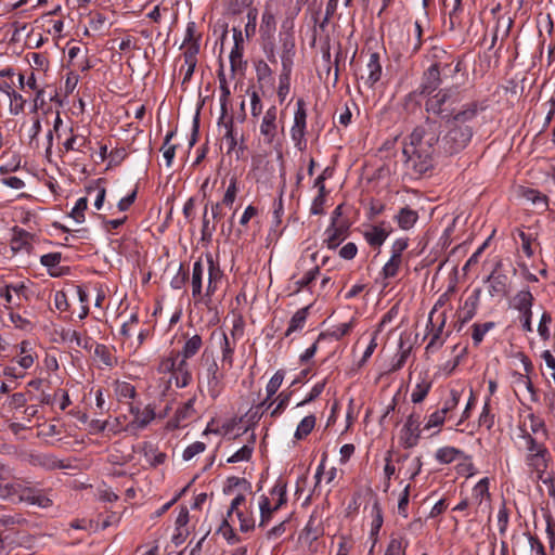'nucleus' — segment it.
I'll return each mask as SVG.
<instances>
[{"instance_id":"59","label":"nucleus","mask_w":555,"mask_h":555,"mask_svg":"<svg viewBox=\"0 0 555 555\" xmlns=\"http://www.w3.org/2000/svg\"><path fill=\"white\" fill-rule=\"evenodd\" d=\"M237 192H238L237 180L235 177H232L230 179V183H229L227 191L224 193V196L222 198L221 205H224V206L231 208L236 198Z\"/></svg>"},{"instance_id":"53","label":"nucleus","mask_w":555,"mask_h":555,"mask_svg":"<svg viewBox=\"0 0 555 555\" xmlns=\"http://www.w3.org/2000/svg\"><path fill=\"white\" fill-rule=\"evenodd\" d=\"M180 361H181V357L178 353V351L177 352L172 351V352H170V354L168 357H165L160 360L159 370L162 372L172 373L173 371H176V369L180 364Z\"/></svg>"},{"instance_id":"49","label":"nucleus","mask_w":555,"mask_h":555,"mask_svg":"<svg viewBox=\"0 0 555 555\" xmlns=\"http://www.w3.org/2000/svg\"><path fill=\"white\" fill-rule=\"evenodd\" d=\"M256 76L259 82L273 85V72L264 61L260 60L255 64Z\"/></svg>"},{"instance_id":"34","label":"nucleus","mask_w":555,"mask_h":555,"mask_svg":"<svg viewBox=\"0 0 555 555\" xmlns=\"http://www.w3.org/2000/svg\"><path fill=\"white\" fill-rule=\"evenodd\" d=\"M62 336L64 340L75 344L79 348L91 350L93 347V339L78 331L67 330Z\"/></svg>"},{"instance_id":"61","label":"nucleus","mask_w":555,"mask_h":555,"mask_svg":"<svg viewBox=\"0 0 555 555\" xmlns=\"http://www.w3.org/2000/svg\"><path fill=\"white\" fill-rule=\"evenodd\" d=\"M88 207V198L80 197L76 201L75 206L70 211V217L75 219L76 222L81 223L85 221V211Z\"/></svg>"},{"instance_id":"56","label":"nucleus","mask_w":555,"mask_h":555,"mask_svg":"<svg viewBox=\"0 0 555 555\" xmlns=\"http://www.w3.org/2000/svg\"><path fill=\"white\" fill-rule=\"evenodd\" d=\"M291 74L292 72H282L279 77L278 98L280 102H284L291 90Z\"/></svg>"},{"instance_id":"21","label":"nucleus","mask_w":555,"mask_h":555,"mask_svg":"<svg viewBox=\"0 0 555 555\" xmlns=\"http://www.w3.org/2000/svg\"><path fill=\"white\" fill-rule=\"evenodd\" d=\"M441 72L440 68H437V65H430L428 69L424 73L423 82L420 86V93L430 94L434 92L441 83Z\"/></svg>"},{"instance_id":"50","label":"nucleus","mask_w":555,"mask_h":555,"mask_svg":"<svg viewBox=\"0 0 555 555\" xmlns=\"http://www.w3.org/2000/svg\"><path fill=\"white\" fill-rule=\"evenodd\" d=\"M422 465L423 464L421 457H410V460L404 464L402 473L408 477L409 480H414L415 477L421 473Z\"/></svg>"},{"instance_id":"36","label":"nucleus","mask_w":555,"mask_h":555,"mask_svg":"<svg viewBox=\"0 0 555 555\" xmlns=\"http://www.w3.org/2000/svg\"><path fill=\"white\" fill-rule=\"evenodd\" d=\"M201 39L202 35L196 29V23L195 22H189L186 24L185 35L183 39L184 49H196V54L199 52V46H201Z\"/></svg>"},{"instance_id":"8","label":"nucleus","mask_w":555,"mask_h":555,"mask_svg":"<svg viewBox=\"0 0 555 555\" xmlns=\"http://www.w3.org/2000/svg\"><path fill=\"white\" fill-rule=\"evenodd\" d=\"M307 107L304 99H298L294 112L293 125L289 129L291 139L295 147L302 152L307 149Z\"/></svg>"},{"instance_id":"33","label":"nucleus","mask_w":555,"mask_h":555,"mask_svg":"<svg viewBox=\"0 0 555 555\" xmlns=\"http://www.w3.org/2000/svg\"><path fill=\"white\" fill-rule=\"evenodd\" d=\"M534 297L529 289H521L514 296L512 306L514 309L521 312L531 311Z\"/></svg>"},{"instance_id":"22","label":"nucleus","mask_w":555,"mask_h":555,"mask_svg":"<svg viewBox=\"0 0 555 555\" xmlns=\"http://www.w3.org/2000/svg\"><path fill=\"white\" fill-rule=\"evenodd\" d=\"M51 490H40L35 487H29L26 494H24V502L37 505L41 508H48L53 505V499L50 495Z\"/></svg>"},{"instance_id":"1","label":"nucleus","mask_w":555,"mask_h":555,"mask_svg":"<svg viewBox=\"0 0 555 555\" xmlns=\"http://www.w3.org/2000/svg\"><path fill=\"white\" fill-rule=\"evenodd\" d=\"M485 107L478 101L468 102L460 107L448 125V131L441 139L440 149L444 155H454L464 150L474 135L472 122Z\"/></svg>"},{"instance_id":"35","label":"nucleus","mask_w":555,"mask_h":555,"mask_svg":"<svg viewBox=\"0 0 555 555\" xmlns=\"http://www.w3.org/2000/svg\"><path fill=\"white\" fill-rule=\"evenodd\" d=\"M488 292L491 297L504 296L507 293V276L505 274H491L488 278Z\"/></svg>"},{"instance_id":"28","label":"nucleus","mask_w":555,"mask_h":555,"mask_svg":"<svg viewBox=\"0 0 555 555\" xmlns=\"http://www.w3.org/2000/svg\"><path fill=\"white\" fill-rule=\"evenodd\" d=\"M427 59L431 62L430 65H437V68L444 70L453 63L452 55H450L443 48L433 46L427 53Z\"/></svg>"},{"instance_id":"15","label":"nucleus","mask_w":555,"mask_h":555,"mask_svg":"<svg viewBox=\"0 0 555 555\" xmlns=\"http://www.w3.org/2000/svg\"><path fill=\"white\" fill-rule=\"evenodd\" d=\"M196 402V396H192L188 401L182 403L176 410L173 416L168 420L166 424V428L169 430H175L185 425V423L191 420L196 411L194 404Z\"/></svg>"},{"instance_id":"63","label":"nucleus","mask_w":555,"mask_h":555,"mask_svg":"<svg viewBox=\"0 0 555 555\" xmlns=\"http://www.w3.org/2000/svg\"><path fill=\"white\" fill-rule=\"evenodd\" d=\"M320 534V530L317 526H314V520L309 519L307 525L305 526L302 532L299 535V539L305 540L306 542L312 543L318 539Z\"/></svg>"},{"instance_id":"42","label":"nucleus","mask_w":555,"mask_h":555,"mask_svg":"<svg viewBox=\"0 0 555 555\" xmlns=\"http://www.w3.org/2000/svg\"><path fill=\"white\" fill-rule=\"evenodd\" d=\"M463 455V451L454 447H442L436 451L435 459L440 464H450L459 456Z\"/></svg>"},{"instance_id":"37","label":"nucleus","mask_w":555,"mask_h":555,"mask_svg":"<svg viewBox=\"0 0 555 555\" xmlns=\"http://www.w3.org/2000/svg\"><path fill=\"white\" fill-rule=\"evenodd\" d=\"M309 308H310L309 306L304 307L294 313V315L292 317V319L289 321L288 327L285 332L286 337H288L293 333L299 332L304 328L306 321H307Z\"/></svg>"},{"instance_id":"44","label":"nucleus","mask_w":555,"mask_h":555,"mask_svg":"<svg viewBox=\"0 0 555 555\" xmlns=\"http://www.w3.org/2000/svg\"><path fill=\"white\" fill-rule=\"evenodd\" d=\"M528 421L530 430H528L526 427H520V430L526 429L532 437L533 435L541 434L545 439L547 438V429L545 427L544 421L541 417L530 413L528 415ZM524 426H526V424H524Z\"/></svg>"},{"instance_id":"58","label":"nucleus","mask_w":555,"mask_h":555,"mask_svg":"<svg viewBox=\"0 0 555 555\" xmlns=\"http://www.w3.org/2000/svg\"><path fill=\"white\" fill-rule=\"evenodd\" d=\"M517 234L521 241V250L528 258H531L534 255L532 244L535 241V237L530 233L524 232L522 230H517Z\"/></svg>"},{"instance_id":"43","label":"nucleus","mask_w":555,"mask_h":555,"mask_svg":"<svg viewBox=\"0 0 555 555\" xmlns=\"http://www.w3.org/2000/svg\"><path fill=\"white\" fill-rule=\"evenodd\" d=\"M94 354L107 367L117 365V358L113 354L106 345L96 344L94 348Z\"/></svg>"},{"instance_id":"7","label":"nucleus","mask_w":555,"mask_h":555,"mask_svg":"<svg viewBox=\"0 0 555 555\" xmlns=\"http://www.w3.org/2000/svg\"><path fill=\"white\" fill-rule=\"evenodd\" d=\"M259 133L263 144L271 147L281 146L284 126L278 121V107L275 105L270 106L264 112L259 125Z\"/></svg>"},{"instance_id":"51","label":"nucleus","mask_w":555,"mask_h":555,"mask_svg":"<svg viewBox=\"0 0 555 555\" xmlns=\"http://www.w3.org/2000/svg\"><path fill=\"white\" fill-rule=\"evenodd\" d=\"M414 27V39L408 40V50L414 54L417 53L422 47V37H423V27L420 21H415L413 24Z\"/></svg>"},{"instance_id":"60","label":"nucleus","mask_w":555,"mask_h":555,"mask_svg":"<svg viewBox=\"0 0 555 555\" xmlns=\"http://www.w3.org/2000/svg\"><path fill=\"white\" fill-rule=\"evenodd\" d=\"M69 138L66 139V141L63 143V149L65 152H69V151H82L86 143H87V140L85 138H81L80 139V143H78V135L74 134V130L73 128H69Z\"/></svg>"},{"instance_id":"24","label":"nucleus","mask_w":555,"mask_h":555,"mask_svg":"<svg viewBox=\"0 0 555 555\" xmlns=\"http://www.w3.org/2000/svg\"><path fill=\"white\" fill-rule=\"evenodd\" d=\"M366 70L367 77L365 78L364 83L372 89L382 77L383 69L379 53L372 52L370 54L369 61L366 63Z\"/></svg>"},{"instance_id":"13","label":"nucleus","mask_w":555,"mask_h":555,"mask_svg":"<svg viewBox=\"0 0 555 555\" xmlns=\"http://www.w3.org/2000/svg\"><path fill=\"white\" fill-rule=\"evenodd\" d=\"M24 460L29 465L40 467L46 470L64 469L69 467L68 464H65L52 453L29 452L25 455Z\"/></svg>"},{"instance_id":"48","label":"nucleus","mask_w":555,"mask_h":555,"mask_svg":"<svg viewBox=\"0 0 555 555\" xmlns=\"http://www.w3.org/2000/svg\"><path fill=\"white\" fill-rule=\"evenodd\" d=\"M401 264L402 258L390 255L389 260L382 268L380 275L384 279L395 278L398 274Z\"/></svg>"},{"instance_id":"57","label":"nucleus","mask_w":555,"mask_h":555,"mask_svg":"<svg viewBox=\"0 0 555 555\" xmlns=\"http://www.w3.org/2000/svg\"><path fill=\"white\" fill-rule=\"evenodd\" d=\"M478 423L480 426H485L487 429H491L494 425V414L491 413L490 398H486L485 400Z\"/></svg>"},{"instance_id":"3","label":"nucleus","mask_w":555,"mask_h":555,"mask_svg":"<svg viewBox=\"0 0 555 555\" xmlns=\"http://www.w3.org/2000/svg\"><path fill=\"white\" fill-rule=\"evenodd\" d=\"M402 154L406 173L418 179L433 169L437 151L418 132L412 131L403 143Z\"/></svg>"},{"instance_id":"19","label":"nucleus","mask_w":555,"mask_h":555,"mask_svg":"<svg viewBox=\"0 0 555 555\" xmlns=\"http://www.w3.org/2000/svg\"><path fill=\"white\" fill-rule=\"evenodd\" d=\"M115 399L119 403L132 404V400L137 397V388L133 384L126 380H113L111 384Z\"/></svg>"},{"instance_id":"45","label":"nucleus","mask_w":555,"mask_h":555,"mask_svg":"<svg viewBox=\"0 0 555 555\" xmlns=\"http://www.w3.org/2000/svg\"><path fill=\"white\" fill-rule=\"evenodd\" d=\"M408 541L401 535H391L384 555H405Z\"/></svg>"},{"instance_id":"27","label":"nucleus","mask_w":555,"mask_h":555,"mask_svg":"<svg viewBox=\"0 0 555 555\" xmlns=\"http://www.w3.org/2000/svg\"><path fill=\"white\" fill-rule=\"evenodd\" d=\"M197 64L196 49H186L183 52V64L180 67V74L182 77V83H188L194 74Z\"/></svg>"},{"instance_id":"26","label":"nucleus","mask_w":555,"mask_h":555,"mask_svg":"<svg viewBox=\"0 0 555 555\" xmlns=\"http://www.w3.org/2000/svg\"><path fill=\"white\" fill-rule=\"evenodd\" d=\"M390 230L385 228V222L377 225H372L364 232V238L370 246L379 247L384 244L390 234Z\"/></svg>"},{"instance_id":"6","label":"nucleus","mask_w":555,"mask_h":555,"mask_svg":"<svg viewBox=\"0 0 555 555\" xmlns=\"http://www.w3.org/2000/svg\"><path fill=\"white\" fill-rule=\"evenodd\" d=\"M460 92L454 88H444L430 95L425 102V109L428 114L440 117L446 122L460 111Z\"/></svg>"},{"instance_id":"5","label":"nucleus","mask_w":555,"mask_h":555,"mask_svg":"<svg viewBox=\"0 0 555 555\" xmlns=\"http://www.w3.org/2000/svg\"><path fill=\"white\" fill-rule=\"evenodd\" d=\"M198 372V389L205 386L211 399H217L224 390V372L220 367L212 352L205 350L201 356Z\"/></svg>"},{"instance_id":"9","label":"nucleus","mask_w":555,"mask_h":555,"mask_svg":"<svg viewBox=\"0 0 555 555\" xmlns=\"http://www.w3.org/2000/svg\"><path fill=\"white\" fill-rule=\"evenodd\" d=\"M490 480L488 477L480 479L472 490L470 507L476 515L491 516V495L489 492Z\"/></svg>"},{"instance_id":"30","label":"nucleus","mask_w":555,"mask_h":555,"mask_svg":"<svg viewBox=\"0 0 555 555\" xmlns=\"http://www.w3.org/2000/svg\"><path fill=\"white\" fill-rule=\"evenodd\" d=\"M393 220L397 222L401 230L406 231L415 225L416 221L418 220V214L416 210H413L410 207H402L393 217Z\"/></svg>"},{"instance_id":"32","label":"nucleus","mask_w":555,"mask_h":555,"mask_svg":"<svg viewBox=\"0 0 555 555\" xmlns=\"http://www.w3.org/2000/svg\"><path fill=\"white\" fill-rule=\"evenodd\" d=\"M171 377L173 378L177 388L188 387L192 382V373L189 363L181 360L176 371L171 373Z\"/></svg>"},{"instance_id":"40","label":"nucleus","mask_w":555,"mask_h":555,"mask_svg":"<svg viewBox=\"0 0 555 555\" xmlns=\"http://www.w3.org/2000/svg\"><path fill=\"white\" fill-rule=\"evenodd\" d=\"M480 289H475L473 294L464 302V315L462 319L463 323L472 320L477 313V307L479 304Z\"/></svg>"},{"instance_id":"23","label":"nucleus","mask_w":555,"mask_h":555,"mask_svg":"<svg viewBox=\"0 0 555 555\" xmlns=\"http://www.w3.org/2000/svg\"><path fill=\"white\" fill-rule=\"evenodd\" d=\"M27 490H29V486L24 480L0 483V498L12 499L18 496L21 501H24V494H26Z\"/></svg>"},{"instance_id":"64","label":"nucleus","mask_w":555,"mask_h":555,"mask_svg":"<svg viewBox=\"0 0 555 555\" xmlns=\"http://www.w3.org/2000/svg\"><path fill=\"white\" fill-rule=\"evenodd\" d=\"M462 392L457 389H451L450 396L443 401V405L440 409L444 412L446 415H448L449 412L453 411L461 400Z\"/></svg>"},{"instance_id":"38","label":"nucleus","mask_w":555,"mask_h":555,"mask_svg":"<svg viewBox=\"0 0 555 555\" xmlns=\"http://www.w3.org/2000/svg\"><path fill=\"white\" fill-rule=\"evenodd\" d=\"M284 377L285 372L283 370H278L274 373L266 386L267 398L259 404V406L266 405L268 401L278 392L279 388L282 386Z\"/></svg>"},{"instance_id":"2","label":"nucleus","mask_w":555,"mask_h":555,"mask_svg":"<svg viewBox=\"0 0 555 555\" xmlns=\"http://www.w3.org/2000/svg\"><path fill=\"white\" fill-rule=\"evenodd\" d=\"M207 263V285L205 292L203 291V280L205 273V267L202 258H198L193 263L191 286L192 297L195 302L203 304L210 308L212 304V297L219 289L220 284L223 280V271L221 270L219 262L214 258L211 253L205 254Z\"/></svg>"},{"instance_id":"25","label":"nucleus","mask_w":555,"mask_h":555,"mask_svg":"<svg viewBox=\"0 0 555 555\" xmlns=\"http://www.w3.org/2000/svg\"><path fill=\"white\" fill-rule=\"evenodd\" d=\"M203 348V338L198 334H194L192 336H185V341L181 348V350L178 351V353L181 357V360H184L188 362V360L195 357L199 350Z\"/></svg>"},{"instance_id":"4","label":"nucleus","mask_w":555,"mask_h":555,"mask_svg":"<svg viewBox=\"0 0 555 555\" xmlns=\"http://www.w3.org/2000/svg\"><path fill=\"white\" fill-rule=\"evenodd\" d=\"M520 437L525 441V463L529 472L535 474L538 480L546 483L551 479L548 468L553 464L550 450L544 442L532 437L526 429H521Z\"/></svg>"},{"instance_id":"29","label":"nucleus","mask_w":555,"mask_h":555,"mask_svg":"<svg viewBox=\"0 0 555 555\" xmlns=\"http://www.w3.org/2000/svg\"><path fill=\"white\" fill-rule=\"evenodd\" d=\"M433 386L431 379L427 374L420 375L416 385L414 386L411 393V401L413 403H421L427 397Z\"/></svg>"},{"instance_id":"54","label":"nucleus","mask_w":555,"mask_h":555,"mask_svg":"<svg viewBox=\"0 0 555 555\" xmlns=\"http://www.w3.org/2000/svg\"><path fill=\"white\" fill-rule=\"evenodd\" d=\"M337 552L335 555H350L356 541L350 535L340 534L337 537Z\"/></svg>"},{"instance_id":"62","label":"nucleus","mask_w":555,"mask_h":555,"mask_svg":"<svg viewBox=\"0 0 555 555\" xmlns=\"http://www.w3.org/2000/svg\"><path fill=\"white\" fill-rule=\"evenodd\" d=\"M254 451V447L250 444H245L236 452H234L228 460V463H238L249 461Z\"/></svg>"},{"instance_id":"39","label":"nucleus","mask_w":555,"mask_h":555,"mask_svg":"<svg viewBox=\"0 0 555 555\" xmlns=\"http://www.w3.org/2000/svg\"><path fill=\"white\" fill-rule=\"evenodd\" d=\"M317 417L313 414L305 416L299 424L294 434V438L296 440H302L307 436L311 434L313 428L315 427Z\"/></svg>"},{"instance_id":"12","label":"nucleus","mask_w":555,"mask_h":555,"mask_svg":"<svg viewBox=\"0 0 555 555\" xmlns=\"http://www.w3.org/2000/svg\"><path fill=\"white\" fill-rule=\"evenodd\" d=\"M441 121L426 117V119L416 126L413 131L418 132L422 139L429 143L437 151V153H441Z\"/></svg>"},{"instance_id":"11","label":"nucleus","mask_w":555,"mask_h":555,"mask_svg":"<svg viewBox=\"0 0 555 555\" xmlns=\"http://www.w3.org/2000/svg\"><path fill=\"white\" fill-rule=\"evenodd\" d=\"M129 413L132 420L128 424V428L131 430H143L157 418L155 406L151 403L146 404L143 409L132 403L129 405Z\"/></svg>"},{"instance_id":"47","label":"nucleus","mask_w":555,"mask_h":555,"mask_svg":"<svg viewBox=\"0 0 555 555\" xmlns=\"http://www.w3.org/2000/svg\"><path fill=\"white\" fill-rule=\"evenodd\" d=\"M522 197L538 207L546 209L548 206L547 196L534 189H525L521 193Z\"/></svg>"},{"instance_id":"55","label":"nucleus","mask_w":555,"mask_h":555,"mask_svg":"<svg viewBox=\"0 0 555 555\" xmlns=\"http://www.w3.org/2000/svg\"><path fill=\"white\" fill-rule=\"evenodd\" d=\"M397 468L392 461V452L388 451L385 456L384 476H385V488L384 491H388L390 488L391 478L396 475Z\"/></svg>"},{"instance_id":"52","label":"nucleus","mask_w":555,"mask_h":555,"mask_svg":"<svg viewBox=\"0 0 555 555\" xmlns=\"http://www.w3.org/2000/svg\"><path fill=\"white\" fill-rule=\"evenodd\" d=\"M292 396V390H283L279 393V396L276 397L278 403L275 408L271 411L272 417H278L284 412V410L286 409L291 401Z\"/></svg>"},{"instance_id":"20","label":"nucleus","mask_w":555,"mask_h":555,"mask_svg":"<svg viewBox=\"0 0 555 555\" xmlns=\"http://www.w3.org/2000/svg\"><path fill=\"white\" fill-rule=\"evenodd\" d=\"M281 63L282 72H292L294 65V57L296 54L295 40L292 35H284L281 37Z\"/></svg>"},{"instance_id":"18","label":"nucleus","mask_w":555,"mask_h":555,"mask_svg":"<svg viewBox=\"0 0 555 555\" xmlns=\"http://www.w3.org/2000/svg\"><path fill=\"white\" fill-rule=\"evenodd\" d=\"M420 415L411 414L401 431V442L404 448L410 449L417 444L420 439Z\"/></svg>"},{"instance_id":"17","label":"nucleus","mask_w":555,"mask_h":555,"mask_svg":"<svg viewBox=\"0 0 555 555\" xmlns=\"http://www.w3.org/2000/svg\"><path fill=\"white\" fill-rule=\"evenodd\" d=\"M349 233L348 222L330 223L326 228L324 235V244L328 249L337 248L343 241H345Z\"/></svg>"},{"instance_id":"14","label":"nucleus","mask_w":555,"mask_h":555,"mask_svg":"<svg viewBox=\"0 0 555 555\" xmlns=\"http://www.w3.org/2000/svg\"><path fill=\"white\" fill-rule=\"evenodd\" d=\"M211 337L212 339H218L222 367H227L228 370L232 369L237 344L233 339H229V335L224 331L214 332Z\"/></svg>"},{"instance_id":"16","label":"nucleus","mask_w":555,"mask_h":555,"mask_svg":"<svg viewBox=\"0 0 555 555\" xmlns=\"http://www.w3.org/2000/svg\"><path fill=\"white\" fill-rule=\"evenodd\" d=\"M233 40L234 44L231 49L229 59L231 72L234 75L237 72L243 73L246 64L243 61L244 39L242 31L237 28H233Z\"/></svg>"},{"instance_id":"31","label":"nucleus","mask_w":555,"mask_h":555,"mask_svg":"<svg viewBox=\"0 0 555 555\" xmlns=\"http://www.w3.org/2000/svg\"><path fill=\"white\" fill-rule=\"evenodd\" d=\"M286 492L287 483L283 479H278L270 490V500L273 505V509H280L286 503Z\"/></svg>"},{"instance_id":"41","label":"nucleus","mask_w":555,"mask_h":555,"mask_svg":"<svg viewBox=\"0 0 555 555\" xmlns=\"http://www.w3.org/2000/svg\"><path fill=\"white\" fill-rule=\"evenodd\" d=\"M259 509H260V527L267 526V524L272 519V515L278 509H273V505L269 496L262 494L259 498Z\"/></svg>"},{"instance_id":"10","label":"nucleus","mask_w":555,"mask_h":555,"mask_svg":"<svg viewBox=\"0 0 555 555\" xmlns=\"http://www.w3.org/2000/svg\"><path fill=\"white\" fill-rule=\"evenodd\" d=\"M446 322V312H441L440 314H438L437 320H433L431 324H429V320L427 321L426 330L428 331V335L430 336L429 341L426 346L427 353H434L438 351L446 343V339L449 336L448 333H444Z\"/></svg>"},{"instance_id":"46","label":"nucleus","mask_w":555,"mask_h":555,"mask_svg":"<svg viewBox=\"0 0 555 555\" xmlns=\"http://www.w3.org/2000/svg\"><path fill=\"white\" fill-rule=\"evenodd\" d=\"M494 322L475 323L472 325V339L475 346H478L485 338V335L494 328Z\"/></svg>"}]
</instances>
